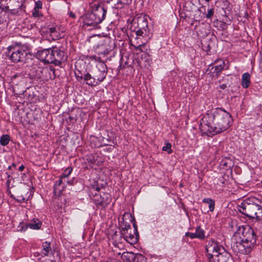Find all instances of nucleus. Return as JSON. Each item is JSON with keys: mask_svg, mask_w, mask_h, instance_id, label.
<instances>
[{"mask_svg": "<svg viewBox=\"0 0 262 262\" xmlns=\"http://www.w3.org/2000/svg\"><path fill=\"white\" fill-rule=\"evenodd\" d=\"M231 122V116L228 112L222 108H215L202 118L199 128L203 134L212 137L227 130Z\"/></svg>", "mask_w": 262, "mask_h": 262, "instance_id": "nucleus-1", "label": "nucleus"}, {"mask_svg": "<svg viewBox=\"0 0 262 262\" xmlns=\"http://www.w3.org/2000/svg\"><path fill=\"white\" fill-rule=\"evenodd\" d=\"M234 236L239 237V240L232 245L233 250L244 254L249 253L256 241L253 229L247 225L239 226Z\"/></svg>", "mask_w": 262, "mask_h": 262, "instance_id": "nucleus-2", "label": "nucleus"}, {"mask_svg": "<svg viewBox=\"0 0 262 262\" xmlns=\"http://www.w3.org/2000/svg\"><path fill=\"white\" fill-rule=\"evenodd\" d=\"M36 56L40 61L45 63H52L56 66L60 65L68 58L66 52L56 47L38 51Z\"/></svg>", "mask_w": 262, "mask_h": 262, "instance_id": "nucleus-3", "label": "nucleus"}, {"mask_svg": "<svg viewBox=\"0 0 262 262\" xmlns=\"http://www.w3.org/2000/svg\"><path fill=\"white\" fill-rule=\"evenodd\" d=\"M91 12L87 14L84 19V26L95 28L105 18L107 11V6L102 3H97L92 5Z\"/></svg>", "mask_w": 262, "mask_h": 262, "instance_id": "nucleus-4", "label": "nucleus"}, {"mask_svg": "<svg viewBox=\"0 0 262 262\" xmlns=\"http://www.w3.org/2000/svg\"><path fill=\"white\" fill-rule=\"evenodd\" d=\"M206 250L209 262H228L231 257L223 247L213 241L208 242Z\"/></svg>", "mask_w": 262, "mask_h": 262, "instance_id": "nucleus-5", "label": "nucleus"}, {"mask_svg": "<svg viewBox=\"0 0 262 262\" xmlns=\"http://www.w3.org/2000/svg\"><path fill=\"white\" fill-rule=\"evenodd\" d=\"M29 53L27 47L20 45H12L7 48V56L15 63L25 62Z\"/></svg>", "mask_w": 262, "mask_h": 262, "instance_id": "nucleus-6", "label": "nucleus"}, {"mask_svg": "<svg viewBox=\"0 0 262 262\" xmlns=\"http://www.w3.org/2000/svg\"><path fill=\"white\" fill-rule=\"evenodd\" d=\"M0 7L18 15H21L25 11L24 5L18 0H0Z\"/></svg>", "mask_w": 262, "mask_h": 262, "instance_id": "nucleus-7", "label": "nucleus"}, {"mask_svg": "<svg viewBox=\"0 0 262 262\" xmlns=\"http://www.w3.org/2000/svg\"><path fill=\"white\" fill-rule=\"evenodd\" d=\"M256 199L246 200L238 206V210L243 214L249 218H254L258 204L255 202Z\"/></svg>", "mask_w": 262, "mask_h": 262, "instance_id": "nucleus-8", "label": "nucleus"}, {"mask_svg": "<svg viewBox=\"0 0 262 262\" xmlns=\"http://www.w3.org/2000/svg\"><path fill=\"white\" fill-rule=\"evenodd\" d=\"M131 222H133V227L134 228V233L132 234V228L130 225L128 226V228L121 230V233L125 241L131 245L136 244L138 239L139 233L137 230V225L135 222V219L132 218Z\"/></svg>", "mask_w": 262, "mask_h": 262, "instance_id": "nucleus-9", "label": "nucleus"}, {"mask_svg": "<svg viewBox=\"0 0 262 262\" xmlns=\"http://www.w3.org/2000/svg\"><path fill=\"white\" fill-rule=\"evenodd\" d=\"M93 200L97 206L104 209L110 204L112 198L110 194L103 193L99 196L95 194Z\"/></svg>", "mask_w": 262, "mask_h": 262, "instance_id": "nucleus-10", "label": "nucleus"}, {"mask_svg": "<svg viewBox=\"0 0 262 262\" xmlns=\"http://www.w3.org/2000/svg\"><path fill=\"white\" fill-rule=\"evenodd\" d=\"M29 188L25 186L17 188L15 194H10V196L19 203L25 202L28 201L27 195Z\"/></svg>", "mask_w": 262, "mask_h": 262, "instance_id": "nucleus-11", "label": "nucleus"}, {"mask_svg": "<svg viewBox=\"0 0 262 262\" xmlns=\"http://www.w3.org/2000/svg\"><path fill=\"white\" fill-rule=\"evenodd\" d=\"M217 63L218 64L214 66L210 65L206 71L207 74L211 77H217L221 72L224 68L225 62L223 60H220Z\"/></svg>", "mask_w": 262, "mask_h": 262, "instance_id": "nucleus-12", "label": "nucleus"}, {"mask_svg": "<svg viewBox=\"0 0 262 262\" xmlns=\"http://www.w3.org/2000/svg\"><path fill=\"white\" fill-rule=\"evenodd\" d=\"M185 236L191 239L198 238L201 240H203L206 237L205 232L200 226L196 227L194 233L187 232L185 233Z\"/></svg>", "mask_w": 262, "mask_h": 262, "instance_id": "nucleus-13", "label": "nucleus"}, {"mask_svg": "<svg viewBox=\"0 0 262 262\" xmlns=\"http://www.w3.org/2000/svg\"><path fill=\"white\" fill-rule=\"evenodd\" d=\"M47 35L50 36L49 39L57 40L60 38L59 33V28L57 26L52 25L46 30Z\"/></svg>", "mask_w": 262, "mask_h": 262, "instance_id": "nucleus-14", "label": "nucleus"}, {"mask_svg": "<svg viewBox=\"0 0 262 262\" xmlns=\"http://www.w3.org/2000/svg\"><path fill=\"white\" fill-rule=\"evenodd\" d=\"M42 226L41 222L38 219L33 218L30 223L26 224L25 226L21 227V231H26L28 228L33 230H38Z\"/></svg>", "mask_w": 262, "mask_h": 262, "instance_id": "nucleus-15", "label": "nucleus"}, {"mask_svg": "<svg viewBox=\"0 0 262 262\" xmlns=\"http://www.w3.org/2000/svg\"><path fill=\"white\" fill-rule=\"evenodd\" d=\"M66 179L60 176L59 180L57 181L56 183L54 184V193L56 196H59L61 195L62 192L65 187L64 185L63 186H61V185L66 183Z\"/></svg>", "mask_w": 262, "mask_h": 262, "instance_id": "nucleus-16", "label": "nucleus"}, {"mask_svg": "<svg viewBox=\"0 0 262 262\" xmlns=\"http://www.w3.org/2000/svg\"><path fill=\"white\" fill-rule=\"evenodd\" d=\"M41 75L40 78L45 80L54 78L55 77L54 70L51 68H45L40 70Z\"/></svg>", "mask_w": 262, "mask_h": 262, "instance_id": "nucleus-17", "label": "nucleus"}, {"mask_svg": "<svg viewBox=\"0 0 262 262\" xmlns=\"http://www.w3.org/2000/svg\"><path fill=\"white\" fill-rule=\"evenodd\" d=\"M42 248L41 254L43 256H47L50 253L54 254L51 247V243L47 241L43 242L42 245Z\"/></svg>", "mask_w": 262, "mask_h": 262, "instance_id": "nucleus-18", "label": "nucleus"}, {"mask_svg": "<svg viewBox=\"0 0 262 262\" xmlns=\"http://www.w3.org/2000/svg\"><path fill=\"white\" fill-rule=\"evenodd\" d=\"M84 80L85 81L86 84L91 86H94L97 85L94 75L92 76L91 75L88 73L84 74Z\"/></svg>", "mask_w": 262, "mask_h": 262, "instance_id": "nucleus-19", "label": "nucleus"}, {"mask_svg": "<svg viewBox=\"0 0 262 262\" xmlns=\"http://www.w3.org/2000/svg\"><path fill=\"white\" fill-rule=\"evenodd\" d=\"M250 75L249 73H244L242 76V87L244 89L248 88L250 84Z\"/></svg>", "mask_w": 262, "mask_h": 262, "instance_id": "nucleus-20", "label": "nucleus"}, {"mask_svg": "<svg viewBox=\"0 0 262 262\" xmlns=\"http://www.w3.org/2000/svg\"><path fill=\"white\" fill-rule=\"evenodd\" d=\"M106 75L107 74H106L105 73L100 72L97 70L95 71L94 75L96 81V82L97 83V85H98L100 83H101L104 80V79L105 78Z\"/></svg>", "mask_w": 262, "mask_h": 262, "instance_id": "nucleus-21", "label": "nucleus"}, {"mask_svg": "<svg viewBox=\"0 0 262 262\" xmlns=\"http://www.w3.org/2000/svg\"><path fill=\"white\" fill-rule=\"evenodd\" d=\"M132 2V0H117L115 7L118 9H122L127 6Z\"/></svg>", "mask_w": 262, "mask_h": 262, "instance_id": "nucleus-22", "label": "nucleus"}, {"mask_svg": "<svg viewBox=\"0 0 262 262\" xmlns=\"http://www.w3.org/2000/svg\"><path fill=\"white\" fill-rule=\"evenodd\" d=\"M97 70L100 72L107 73V68L105 63L101 61H99L96 65Z\"/></svg>", "mask_w": 262, "mask_h": 262, "instance_id": "nucleus-23", "label": "nucleus"}, {"mask_svg": "<svg viewBox=\"0 0 262 262\" xmlns=\"http://www.w3.org/2000/svg\"><path fill=\"white\" fill-rule=\"evenodd\" d=\"M203 202L209 205V211L212 212L214 209L215 203L214 201L210 198H204Z\"/></svg>", "mask_w": 262, "mask_h": 262, "instance_id": "nucleus-24", "label": "nucleus"}, {"mask_svg": "<svg viewBox=\"0 0 262 262\" xmlns=\"http://www.w3.org/2000/svg\"><path fill=\"white\" fill-rule=\"evenodd\" d=\"M10 140V137L8 135H3L0 139V144L2 146H6L8 144Z\"/></svg>", "mask_w": 262, "mask_h": 262, "instance_id": "nucleus-25", "label": "nucleus"}, {"mask_svg": "<svg viewBox=\"0 0 262 262\" xmlns=\"http://www.w3.org/2000/svg\"><path fill=\"white\" fill-rule=\"evenodd\" d=\"M136 34L137 35V37H136V38H138V37H140V36H142L143 37H148L150 35L147 33V31H146V30H141L140 28L136 31Z\"/></svg>", "mask_w": 262, "mask_h": 262, "instance_id": "nucleus-26", "label": "nucleus"}, {"mask_svg": "<svg viewBox=\"0 0 262 262\" xmlns=\"http://www.w3.org/2000/svg\"><path fill=\"white\" fill-rule=\"evenodd\" d=\"M132 262H146L145 257L141 254L134 255L132 257Z\"/></svg>", "mask_w": 262, "mask_h": 262, "instance_id": "nucleus-27", "label": "nucleus"}, {"mask_svg": "<svg viewBox=\"0 0 262 262\" xmlns=\"http://www.w3.org/2000/svg\"><path fill=\"white\" fill-rule=\"evenodd\" d=\"M255 217L258 220L262 221V205H257V209Z\"/></svg>", "mask_w": 262, "mask_h": 262, "instance_id": "nucleus-28", "label": "nucleus"}, {"mask_svg": "<svg viewBox=\"0 0 262 262\" xmlns=\"http://www.w3.org/2000/svg\"><path fill=\"white\" fill-rule=\"evenodd\" d=\"M140 25V27L139 28L141 30H146L147 31V33L150 34V30L148 28V26L147 24V21L146 19H143L141 24H139Z\"/></svg>", "mask_w": 262, "mask_h": 262, "instance_id": "nucleus-29", "label": "nucleus"}, {"mask_svg": "<svg viewBox=\"0 0 262 262\" xmlns=\"http://www.w3.org/2000/svg\"><path fill=\"white\" fill-rule=\"evenodd\" d=\"M73 170V168L71 167H68L67 168L62 174L61 175V176L62 177V178H64L65 179H67V177L71 173L72 171Z\"/></svg>", "mask_w": 262, "mask_h": 262, "instance_id": "nucleus-30", "label": "nucleus"}, {"mask_svg": "<svg viewBox=\"0 0 262 262\" xmlns=\"http://www.w3.org/2000/svg\"><path fill=\"white\" fill-rule=\"evenodd\" d=\"M134 255L132 253L124 252L122 255V258L123 259H126L129 261H132V257H134Z\"/></svg>", "mask_w": 262, "mask_h": 262, "instance_id": "nucleus-31", "label": "nucleus"}, {"mask_svg": "<svg viewBox=\"0 0 262 262\" xmlns=\"http://www.w3.org/2000/svg\"><path fill=\"white\" fill-rule=\"evenodd\" d=\"M171 144L167 142L165 144V146L162 147V150L163 151H166L168 152V154H170L172 152V150L171 149Z\"/></svg>", "mask_w": 262, "mask_h": 262, "instance_id": "nucleus-32", "label": "nucleus"}, {"mask_svg": "<svg viewBox=\"0 0 262 262\" xmlns=\"http://www.w3.org/2000/svg\"><path fill=\"white\" fill-rule=\"evenodd\" d=\"M76 78L77 80L80 81L81 80L84 79V74H82L78 70H76L75 72Z\"/></svg>", "mask_w": 262, "mask_h": 262, "instance_id": "nucleus-33", "label": "nucleus"}, {"mask_svg": "<svg viewBox=\"0 0 262 262\" xmlns=\"http://www.w3.org/2000/svg\"><path fill=\"white\" fill-rule=\"evenodd\" d=\"M23 75L21 73H17L14 74L13 76H12L11 79L14 80L17 78H19V79H21V78H23Z\"/></svg>", "mask_w": 262, "mask_h": 262, "instance_id": "nucleus-34", "label": "nucleus"}, {"mask_svg": "<svg viewBox=\"0 0 262 262\" xmlns=\"http://www.w3.org/2000/svg\"><path fill=\"white\" fill-rule=\"evenodd\" d=\"M214 10L213 9H210L208 10V12L206 14V17L207 18H210L213 15Z\"/></svg>", "mask_w": 262, "mask_h": 262, "instance_id": "nucleus-35", "label": "nucleus"}, {"mask_svg": "<svg viewBox=\"0 0 262 262\" xmlns=\"http://www.w3.org/2000/svg\"><path fill=\"white\" fill-rule=\"evenodd\" d=\"M225 179L223 177H221L219 178V181H220V183H217L218 184L220 185L223 186L225 184Z\"/></svg>", "mask_w": 262, "mask_h": 262, "instance_id": "nucleus-36", "label": "nucleus"}, {"mask_svg": "<svg viewBox=\"0 0 262 262\" xmlns=\"http://www.w3.org/2000/svg\"><path fill=\"white\" fill-rule=\"evenodd\" d=\"M90 58L91 59H94L95 60V61H98V62L99 61H101V58L99 57H97L96 56V55H93V56H91L90 57Z\"/></svg>", "mask_w": 262, "mask_h": 262, "instance_id": "nucleus-37", "label": "nucleus"}, {"mask_svg": "<svg viewBox=\"0 0 262 262\" xmlns=\"http://www.w3.org/2000/svg\"><path fill=\"white\" fill-rule=\"evenodd\" d=\"M259 54H260V58H259V66L260 69L262 70V49L260 51Z\"/></svg>", "mask_w": 262, "mask_h": 262, "instance_id": "nucleus-38", "label": "nucleus"}, {"mask_svg": "<svg viewBox=\"0 0 262 262\" xmlns=\"http://www.w3.org/2000/svg\"><path fill=\"white\" fill-rule=\"evenodd\" d=\"M108 53V50L107 49H104L103 51H100L98 52V54L100 55H107Z\"/></svg>", "mask_w": 262, "mask_h": 262, "instance_id": "nucleus-39", "label": "nucleus"}, {"mask_svg": "<svg viewBox=\"0 0 262 262\" xmlns=\"http://www.w3.org/2000/svg\"><path fill=\"white\" fill-rule=\"evenodd\" d=\"M66 183H67L69 185H73L74 184V179L70 180L68 181L67 179L66 180Z\"/></svg>", "mask_w": 262, "mask_h": 262, "instance_id": "nucleus-40", "label": "nucleus"}, {"mask_svg": "<svg viewBox=\"0 0 262 262\" xmlns=\"http://www.w3.org/2000/svg\"><path fill=\"white\" fill-rule=\"evenodd\" d=\"M69 16L73 18H74L76 17V15L72 12H70L69 13Z\"/></svg>", "mask_w": 262, "mask_h": 262, "instance_id": "nucleus-41", "label": "nucleus"}, {"mask_svg": "<svg viewBox=\"0 0 262 262\" xmlns=\"http://www.w3.org/2000/svg\"><path fill=\"white\" fill-rule=\"evenodd\" d=\"M143 46V45H139L137 47H136V50L142 51L141 48Z\"/></svg>", "mask_w": 262, "mask_h": 262, "instance_id": "nucleus-42", "label": "nucleus"}, {"mask_svg": "<svg viewBox=\"0 0 262 262\" xmlns=\"http://www.w3.org/2000/svg\"><path fill=\"white\" fill-rule=\"evenodd\" d=\"M25 169V166L23 164H21L18 168V170L20 171H23Z\"/></svg>", "mask_w": 262, "mask_h": 262, "instance_id": "nucleus-43", "label": "nucleus"}, {"mask_svg": "<svg viewBox=\"0 0 262 262\" xmlns=\"http://www.w3.org/2000/svg\"><path fill=\"white\" fill-rule=\"evenodd\" d=\"M220 88L223 89V90H224L225 89L227 86V85L226 84H223L222 85H221L220 86Z\"/></svg>", "mask_w": 262, "mask_h": 262, "instance_id": "nucleus-44", "label": "nucleus"}, {"mask_svg": "<svg viewBox=\"0 0 262 262\" xmlns=\"http://www.w3.org/2000/svg\"><path fill=\"white\" fill-rule=\"evenodd\" d=\"M93 188V189H94L95 190H96L97 191H99L100 189V188L97 186H94Z\"/></svg>", "mask_w": 262, "mask_h": 262, "instance_id": "nucleus-45", "label": "nucleus"}, {"mask_svg": "<svg viewBox=\"0 0 262 262\" xmlns=\"http://www.w3.org/2000/svg\"><path fill=\"white\" fill-rule=\"evenodd\" d=\"M104 46L103 45H100L98 47L99 49H103L104 48Z\"/></svg>", "mask_w": 262, "mask_h": 262, "instance_id": "nucleus-46", "label": "nucleus"}, {"mask_svg": "<svg viewBox=\"0 0 262 262\" xmlns=\"http://www.w3.org/2000/svg\"><path fill=\"white\" fill-rule=\"evenodd\" d=\"M11 166V167H16V163H13Z\"/></svg>", "mask_w": 262, "mask_h": 262, "instance_id": "nucleus-47", "label": "nucleus"}, {"mask_svg": "<svg viewBox=\"0 0 262 262\" xmlns=\"http://www.w3.org/2000/svg\"><path fill=\"white\" fill-rule=\"evenodd\" d=\"M4 4H6V3H8V5H10V3H9V1H8L7 2H6V1H4Z\"/></svg>", "mask_w": 262, "mask_h": 262, "instance_id": "nucleus-48", "label": "nucleus"}, {"mask_svg": "<svg viewBox=\"0 0 262 262\" xmlns=\"http://www.w3.org/2000/svg\"><path fill=\"white\" fill-rule=\"evenodd\" d=\"M128 225H127H127H125V227H124V228H122V230H123V229H125L126 228H127V227H128Z\"/></svg>", "mask_w": 262, "mask_h": 262, "instance_id": "nucleus-49", "label": "nucleus"}, {"mask_svg": "<svg viewBox=\"0 0 262 262\" xmlns=\"http://www.w3.org/2000/svg\"><path fill=\"white\" fill-rule=\"evenodd\" d=\"M11 168H12V167L11 165L8 167L9 169H11Z\"/></svg>", "mask_w": 262, "mask_h": 262, "instance_id": "nucleus-50", "label": "nucleus"}, {"mask_svg": "<svg viewBox=\"0 0 262 262\" xmlns=\"http://www.w3.org/2000/svg\"><path fill=\"white\" fill-rule=\"evenodd\" d=\"M206 2H209L210 1V0H205Z\"/></svg>", "mask_w": 262, "mask_h": 262, "instance_id": "nucleus-51", "label": "nucleus"}, {"mask_svg": "<svg viewBox=\"0 0 262 262\" xmlns=\"http://www.w3.org/2000/svg\"><path fill=\"white\" fill-rule=\"evenodd\" d=\"M8 177L9 178L10 177V175L9 174H8Z\"/></svg>", "mask_w": 262, "mask_h": 262, "instance_id": "nucleus-52", "label": "nucleus"}, {"mask_svg": "<svg viewBox=\"0 0 262 262\" xmlns=\"http://www.w3.org/2000/svg\"><path fill=\"white\" fill-rule=\"evenodd\" d=\"M78 73V75H80V74H79V72H77Z\"/></svg>", "mask_w": 262, "mask_h": 262, "instance_id": "nucleus-53", "label": "nucleus"}]
</instances>
